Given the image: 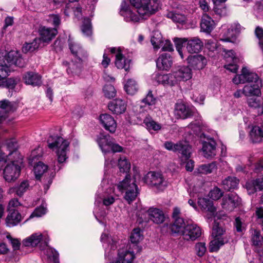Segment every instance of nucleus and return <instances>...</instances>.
<instances>
[{"mask_svg": "<svg viewBox=\"0 0 263 263\" xmlns=\"http://www.w3.org/2000/svg\"><path fill=\"white\" fill-rule=\"evenodd\" d=\"M174 114L176 118L184 119L192 116V112L184 104L180 102L176 104Z\"/></svg>", "mask_w": 263, "mask_h": 263, "instance_id": "obj_27", "label": "nucleus"}, {"mask_svg": "<svg viewBox=\"0 0 263 263\" xmlns=\"http://www.w3.org/2000/svg\"><path fill=\"white\" fill-rule=\"evenodd\" d=\"M12 65L19 67L25 65V62L18 51H10L3 56V62H0V80L5 79L9 75Z\"/></svg>", "mask_w": 263, "mask_h": 263, "instance_id": "obj_1", "label": "nucleus"}, {"mask_svg": "<svg viewBox=\"0 0 263 263\" xmlns=\"http://www.w3.org/2000/svg\"><path fill=\"white\" fill-rule=\"evenodd\" d=\"M187 61L190 66L197 70L203 69L207 63L206 58L201 54L188 57Z\"/></svg>", "mask_w": 263, "mask_h": 263, "instance_id": "obj_20", "label": "nucleus"}, {"mask_svg": "<svg viewBox=\"0 0 263 263\" xmlns=\"http://www.w3.org/2000/svg\"><path fill=\"white\" fill-rule=\"evenodd\" d=\"M20 203L18 199L16 198H13L10 200L8 205V211L9 212L16 210L15 209L20 205Z\"/></svg>", "mask_w": 263, "mask_h": 263, "instance_id": "obj_64", "label": "nucleus"}, {"mask_svg": "<svg viewBox=\"0 0 263 263\" xmlns=\"http://www.w3.org/2000/svg\"><path fill=\"white\" fill-rule=\"evenodd\" d=\"M118 166L120 172L127 173L130 168V163L125 157L122 156L118 160Z\"/></svg>", "mask_w": 263, "mask_h": 263, "instance_id": "obj_47", "label": "nucleus"}, {"mask_svg": "<svg viewBox=\"0 0 263 263\" xmlns=\"http://www.w3.org/2000/svg\"><path fill=\"white\" fill-rule=\"evenodd\" d=\"M81 30L83 33L86 36H89L92 34V26L89 18H84L81 26Z\"/></svg>", "mask_w": 263, "mask_h": 263, "instance_id": "obj_51", "label": "nucleus"}, {"mask_svg": "<svg viewBox=\"0 0 263 263\" xmlns=\"http://www.w3.org/2000/svg\"><path fill=\"white\" fill-rule=\"evenodd\" d=\"M187 38L183 37V38H178L176 37L174 39V42L175 43L176 50H177L178 53L179 54L181 58L182 59H184V55L183 53L182 47L183 46L184 43L187 42Z\"/></svg>", "mask_w": 263, "mask_h": 263, "instance_id": "obj_50", "label": "nucleus"}, {"mask_svg": "<svg viewBox=\"0 0 263 263\" xmlns=\"http://www.w3.org/2000/svg\"><path fill=\"white\" fill-rule=\"evenodd\" d=\"M164 146L168 151L181 154L184 160H187L191 157V147L186 141H179L175 144L171 141H166Z\"/></svg>", "mask_w": 263, "mask_h": 263, "instance_id": "obj_8", "label": "nucleus"}, {"mask_svg": "<svg viewBox=\"0 0 263 263\" xmlns=\"http://www.w3.org/2000/svg\"><path fill=\"white\" fill-rule=\"evenodd\" d=\"M120 14L124 17L126 22H137L139 21V16L133 12L126 2L123 1L121 5Z\"/></svg>", "mask_w": 263, "mask_h": 263, "instance_id": "obj_19", "label": "nucleus"}, {"mask_svg": "<svg viewBox=\"0 0 263 263\" xmlns=\"http://www.w3.org/2000/svg\"><path fill=\"white\" fill-rule=\"evenodd\" d=\"M118 189L122 193H125L124 199L130 204L139 194L138 188L135 179L132 178L130 175H126L125 178L117 184Z\"/></svg>", "mask_w": 263, "mask_h": 263, "instance_id": "obj_4", "label": "nucleus"}, {"mask_svg": "<svg viewBox=\"0 0 263 263\" xmlns=\"http://www.w3.org/2000/svg\"><path fill=\"white\" fill-rule=\"evenodd\" d=\"M49 237L46 233H35L23 240L24 246L35 247L39 245L41 250H43L44 245L48 243Z\"/></svg>", "mask_w": 263, "mask_h": 263, "instance_id": "obj_9", "label": "nucleus"}, {"mask_svg": "<svg viewBox=\"0 0 263 263\" xmlns=\"http://www.w3.org/2000/svg\"><path fill=\"white\" fill-rule=\"evenodd\" d=\"M172 73L175 84L181 81H187L192 77L191 69L187 66L179 67Z\"/></svg>", "mask_w": 263, "mask_h": 263, "instance_id": "obj_15", "label": "nucleus"}, {"mask_svg": "<svg viewBox=\"0 0 263 263\" xmlns=\"http://www.w3.org/2000/svg\"><path fill=\"white\" fill-rule=\"evenodd\" d=\"M6 238L11 243L12 246L14 250H18L21 245L20 241L18 239L13 238L12 236L8 234L6 236Z\"/></svg>", "mask_w": 263, "mask_h": 263, "instance_id": "obj_63", "label": "nucleus"}, {"mask_svg": "<svg viewBox=\"0 0 263 263\" xmlns=\"http://www.w3.org/2000/svg\"><path fill=\"white\" fill-rule=\"evenodd\" d=\"M23 81L26 85L33 86H40L42 84L41 76L33 71L25 73L23 76Z\"/></svg>", "mask_w": 263, "mask_h": 263, "instance_id": "obj_24", "label": "nucleus"}, {"mask_svg": "<svg viewBox=\"0 0 263 263\" xmlns=\"http://www.w3.org/2000/svg\"><path fill=\"white\" fill-rule=\"evenodd\" d=\"M241 72V74L237 75L233 79L234 83L238 84L246 82L248 83V84L258 83V82H261V81L259 79V77L256 73L250 72L246 68H242Z\"/></svg>", "mask_w": 263, "mask_h": 263, "instance_id": "obj_12", "label": "nucleus"}, {"mask_svg": "<svg viewBox=\"0 0 263 263\" xmlns=\"http://www.w3.org/2000/svg\"><path fill=\"white\" fill-rule=\"evenodd\" d=\"M252 242L254 246V250L260 257V260H263V236H261L260 232L253 230L252 231Z\"/></svg>", "mask_w": 263, "mask_h": 263, "instance_id": "obj_16", "label": "nucleus"}, {"mask_svg": "<svg viewBox=\"0 0 263 263\" xmlns=\"http://www.w3.org/2000/svg\"><path fill=\"white\" fill-rule=\"evenodd\" d=\"M47 21L57 29L61 24V17L59 14H51L49 15Z\"/></svg>", "mask_w": 263, "mask_h": 263, "instance_id": "obj_52", "label": "nucleus"}, {"mask_svg": "<svg viewBox=\"0 0 263 263\" xmlns=\"http://www.w3.org/2000/svg\"><path fill=\"white\" fill-rule=\"evenodd\" d=\"M243 29L240 24L234 23L223 32V37L220 40L224 42H232L236 36Z\"/></svg>", "mask_w": 263, "mask_h": 263, "instance_id": "obj_17", "label": "nucleus"}, {"mask_svg": "<svg viewBox=\"0 0 263 263\" xmlns=\"http://www.w3.org/2000/svg\"><path fill=\"white\" fill-rule=\"evenodd\" d=\"M206 48L211 52L216 51L218 48L217 42L213 40H209L205 44Z\"/></svg>", "mask_w": 263, "mask_h": 263, "instance_id": "obj_62", "label": "nucleus"}, {"mask_svg": "<svg viewBox=\"0 0 263 263\" xmlns=\"http://www.w3.org/2000/svg\"><path fill=\"white\" fill-rule=\"evenodd\" d=\"M223 195L222 191L217 187H214L211 190L209 194V196L213 200H218Z\"/></svg>", "mask_w": 263, "mask_h": 263, "instance_id": "obj_57", "label": "nucleus"}, {"mask_svg": "<svg viewBox=\"0 0 263 263\" xmlns=\"http://www.w3.org/2000/svg\"><path fill=\"white\" fill-rule=\"evenodd\" d=\"M212 236L213 239L210 243L209 250L210 252L218 251L220 247L227 243L230 239L229 235L223 227V223L221 221H214Z\"/></svg>", "mask_w": 263, "mask_h": 263, "instance_id": "obj_3", "label": "nucleus"}, {"mask_svg": "<svg viewBox=\"0 0 263 263\" xmlns=\"http://www.w3.org/2000/svg\"><path fill=\"white\" fill-rule=\"evenodd\" d=\"M239 180L235 177H228L222 181V185L225 190L230 191L236 189L238 185Z\"/></svg>", "mask_w": 263, "mask_h": 263, "instance_id": "obj_41", "label": "nucleus"}, {"mask_svg": "<svg viewBox=\"0 0 263 263\" xmlns=\"http://www.w3.org/2000/svg\"><path fill=\"white\" fill-rule=\"evenodd\" d=\"M46 211V208L44 204H42L40 206L35 208L33 212L30 215L29 218L41 217L45 214Z\"/></svg>", "mask_w": 263, "mask_h": 263, "instance_id": "obj_56", "label": "nucleus"}, {"mask_svg": "<svg viewBox=\"0 0 263 263\" xmlns=\"http://www.w3.org/2000/svg\"><path fill=\"white\" fill-rule=\"evenodd\" d=\"M41 44V40L35 37L31 43H25L23 47L22 51L24 53L32 52L37 49Z\"/></svg>", "mask_w": 263, "mask_h": 263, "instance_id": "obj_42", "label": "nucleus"}, {"mask_svg": "<svg viewBox=\"0 0 263 263\" xmlns=\"http://www.w3.org/2000/svg\"><path fill=\"white\" fill-rule=\"evenodd\" d=\"M195 250L197 255L199 257L203 256L206 251L205 243L203 242L197 243L195 246Z\"/></svg>", "mask_w": 263, "mask_h": 263, "instance_id": "obj_53", "label": "nucleus"}, {"mask_svg": "<svg viewBox=\"0 0 263 263\" xmlns=\"http://www.w3.org/2000/svg\"><path fill=\"white\" fill-rule=\"evenodd\" d=\"M41 40V43L50 42L57 34L58 31L56 28H47L45 26H41L39 30Z\"/></svg>", "mask_w": 263, "mask_h": 263, "instance_id": "obj_25", "label": "nucleus"}, {"mask_svg": "<svg viewBox=\"0 0 263 263\" xmlns=\"http://www.w3.org/2000/svg\"><path fill=\"white\" fill-rule=\"evenodd\" d=\"M217 170L215 162H212L207 164H202L197 168V171L199 174H210Z\"/></svg>", "mask_w": 263, "mask_h": 263, "instance_id": "obj_43", "label": "nucleus"}, {"mask_svg": "<svg viewBox=\"0 0 263 263\" xmlns=\"http://www.w3.org/2000/svg\"><path fill=\"white\" fill-rule=\"evenodd\" d=\"M203 46V44L199 37L187 38L186 48L189 53H198L201 50Z\"/></svg>", "mask_w": 263, "mask_h": 263, "instance_id": "obj_22", "label": "nucleus"}, {"mask_svg": "<svg viewBox=\"0 0 263 263\" xmlns=\"http://www.w3.org/2000/svg\"><path fill=\"white\" fill-rule=\"evenodd\" d=\"M48 146L53 151L56 149L55 153L60 163L65 162L68 158L69 142L63 138L58 136H50L47 140Z\"/></svg>", "mask_w": 263, "mask_h": 263, "instance_id": "obj_2", "label": "nucleus"}, {"mask_svg": "<svg viewBox=\"0 0 263 263\" xmlns=\"http://www.w3.org/2000/svg\"><path fill=\"white\" fill-rule=\"evenodd\" d=\"M101 241L103 243L109 244L111 246V249H114V244L115 241L113 240L112 238L109 236V234L106 232H104L102 233L101 236Z\"/></svg>", "mask_w": 263, "mask_h": 263, "instance_id": "obj_60", "label": "nucleus"}, {"mask_svg": "<svg viewBox=\"0 0 263 263\" xmlns=\"http://www.w3.org/2000/svg\"><path fill=\"white\" fill-rule=\"evenodd\" d=\"M6 145L10 151L8 156L10 157L15 158L17 156L18 154L17 151H15L16 146V140L14 139L7 140L6 141Z\"/></svg>", "mask_w": 263, "mask_h": 263, "instance_id": "obj_48", "label": "nucleus"}, {"mask_svg": "<svg viewBox=\"0 0 263 263\" xmlns=\"http://www.w3.org/2000/svg\"><path fill=\"white\" fill-rule=\"evenodd\" d=\"M154 79L158 83L164 85H167L174 86L175 85L172 73L161 74H156L154 77Z\"/></svg>", "mask_w": 263, "mask_h": 263, "instance_id": "obj_35", "label": "nucleus"}, {"mask_svg": "<svg viewBox=\"0 0 263 263\" xmlns=\"http://www.w3.org/2000/svg\"><path fill=\"white\" fill-rule=\"evenodd\" d=\"M105 96L108 98H112L115 97L116 91L114 87L111 85H106L103 88Z\"/></svg>", "mask_w": 263, "mask_h": 263, "instance_id": "obj_58", "label": "nucleus"}, {"mask_svg": "<svg viewBox=\"0 0 263 263\" xmlns=\"http://www.w3.org/2000/svg\"><path fill=\"white\" fill-rule=\"evenodd\" d=\"M172 59L169 54H162L156 61L157 67L161 70H167L172 66Z\"/></svg>", "mask_w": 263, "mask_h": 263, "instance_id": "obj_30", "label": "nucleus"}, {"mask_svg": "<svg viewBox=\"0 0 263 263\" xmlns=\"http://www.w3.org/2000/svg\"><path fill=\"white\" fill-rule=\"evenodd\" d=\"M22 216L17 210L9 212L6 219V222L8 227L16 226L21 220Z\"/></svg>", "mask_w": 263, "mask_h": 263, "instance_id": "obj_34", "label": "nucleus"}, {"mask_svg": "<svg viewBox=\"0 0 263 263\" xmlns=\"http://www.w3.org/2000/svg\"><path fill=\"white\" fill-rule=\"evenodd\" d=\"M69 46L71 53L74 55L79 57L84 55L83 49L78 43L69 41Z\"/></svg>", "mask_w": 263, "mask_h": 263, "instance_id": "obj_49", "label": "nucleus"}, {"mask_svg": "<svg viewBox=\"0 0 263 263\" xmlns=\"http://www.w3.org/2000/svg\"><path fill=\"white\" fill-rule=\"evenodd\" d=\"M246 186L249 194L254 193L258 189L255 180L247 182Z\"/></svg>", "mask_w": 263, "mask_h": 263, "instance_id": "obj_61", "label": "nucleus"}, {"mask_svg": "<svg viewBox=\"0 0 263 263\" xmlns=\"http://www.w3.org/2000/svg\"><path fill=\"white\" fill-rule=\"evenodd\" d=\"M30 187L29 183L27 180H23L19 184L10 187L8 193L10 194L15 193L17 196L22 197Z\"/></svg>", "mask_w": 263, "mask_h": 263, "instance_id": "obj_29", "label": "nucleus"}, {"mask_svg": "<svg viewBox=\"0 0 263 263\" xmlns=\"http://www.w3.org/2000/svg\"><path fill=\"white\" fill-rule=\"evenodd\" d=\"M43 250L48 259V263H59V254L54 249L50 247L47 244L44 245Z\"/></svg>", "mask_w": 263, "mask_h": 263, "instance_id": "obj_38", "label": "nucleus"}, {"mask_svg": "<svg viewBox=\"0 0 263 263\" xmlns=\"http://www.w3.org/2000/svg\"><path fill=\"white\" fill-rule=\"evenodd\" d=\"M116 199H117V197L114 193V190L112 189L107 190L102 197L103 204L106 207L112 205Z\"/></svg>", "mask_w": 263, "mask_h": 263, "instance_id": "obj_39", "label": "nucleus"}, {"mask_svg": "<svg viewBox=\"0 0 263 263\" xmlns=\"http://www.w3.org/2000/svg\"><path fill=\"white\" fill-rule=\"evenodd\" d=\"M0 108L2 109L0 115H5L6 118L7 117V113L14 110L13 104L7 100L0 101Z\"/></svg>", "mask_w": 263, "mask_h": 263, "instance_id": "obj_45", "label": "nucleus"}, {"mask_svg": "<svg viewBox=\"0 0 263 263\" xmlns=\"http://www.w3.org/2000/svg\"><path fill=\"white\" fill-rule=\"evenodd\" d=\"M261 87V82H258V83L247 84L243 87V93L248 97L259 96L261 95L260 88Z\"/></svg>", "mask_w": 263, "mask_h": 263, "instance_id": "obj_28", "label": "nucleus"}, {"mask_svg": "<svg viewBox=\"0 0 263 263\" xmlns=\"http://www.w3.org/2000/svg\"><path fill=\"white\" fill-rule=\"evenodd\" d=\"M200 193H202V190H198L196 186H194L190 195L193 198L198 197V203L202 210L209 212L211 216H213L216 212V208L213 205V201L205 198L199 197Z\"/></svg>", "mask_w": 263, "mask_h": 263, "instance_id": "obj_10", "label": "nucleus"}, {"mask_svg": "<svg viewBox=\"0 0 263 263\" xmlns=\"http://www.w3.org/2000/svg\"><path fill=\"white\" fill-rule=\"evenodd\" d=\"M202 152L204 157L206 158H212L216 155V143L213 139L203 142Z\"/></svg>", "mask_w": 263, "mask_h": 263, "instance_id": "obj_26", "label": "nucleus"}, {"mask_svg": "<svg viewBox=\"0 0 263 263\" xmlns=\"http://www.w3.org/2000/svg\"><path fill=\"white\" fill-rule=\"evenodd\" d=\"M100 121L106 130H108L111 133H115L117 128V124L111 115L107 114L100 115Z\"/></svg>", "mask_w": 263, "mask_h": 263, "instance_id": "obj_21", "label": "nucleus"}, {"mask_svg": "<svg viewBox=\"0 0 263 263\" xmlns=\"http://www.w3.org/2000/svg\"><path fill=\"white\" fill-rule=\"evenodd\" d=\"M186 224L182 218H177L171 226L172 233L178 234L183 236V233L186 229Z\"/></svg>", "mask_w": 263, "mask_h": 263, "instance_id": "obj_33", "label": "nucleus"}, {"mask_svg": "<svg viewBox=\"0 0 263 263\" xmlns=\"http://www.w3.org/2000/svg\"><path fill=\"white\" fill-rule=\"evenodd\" d=\"M224 58L227 64L231 62H238L239 59L236 57L233 50H228L225 52Z\"/></svg>", "mask_w": 263, "mask_h": 263, "instance_id": "obj_55", "label": "nucleus"}, {"mask_svg": "<svg viewBox=\"0 0 263 263\" xmlns=\"http://www.w3.org/2000/svg\"><path fill=\"white\" fill-rule=\"evenodd\" d=\"M124 89L128 94L134 95L138 91V84L135 80L129 79L124 85Z\"/></svg>", "mask_w": 263, "mask_h": 263, "instance_id": "obj_44", "label": "nucleus"}, {"mask_svg": "<svg viewBox=\"0 0 263 263\" xmlns=\"http://www.w3.org/2000/svg\"><path fill=\"white\" fill-rule=\"evenodd\" d=\"M130 4L137 9V12L143 18L155 13L159 8L157 0H129Z\"/></svg>", "mask_w": 263, "mask_h": 263, "instance_id": "obj_5", "label": "nucleus"}, {"mask_svg": "<svg viewBox=\"0 0 263 263\" xmlns=\"http://www.w3.org/2000/svg\"><path fill=\"white\" fill-rule=\"evenodd\" d=\"M110 51L115 55V64L118 69H124L128 71L130 69L131 60L126 58L123 54V51L120 47H112Z\"/></svg>", "mask_w": 263, "mask_h": 263, "instance_id": "obj_11", "label": "nucleus"}, {"mask_svg": "<svg viewBox=\"0 0 263 263\" xmlns=\"http://www.w3.org/2000/svg\"><path fill=\"white\" fill-rule=\"evenodd\" d=\"M163 41L164 39L160 31L156 30L152 33L151 42L154 49H159L163 45Z\"/></svg>", "mask_w": 263, "mask_h": 263, "instance_id": "obj_40", "label": "nucleus"}, {"mask_svg": "<svg viewBox=\"0 0 263 263\" xmlns=\"http://www.w3.org/2000/svg\"><path fill=\"white\" fill-rule=\"evenodd\" d=\"M241 199L235 193H229L222 198L221 203L222 208L228 211H232L240 203Z\"/></svg>", "mask_w": 263, "mask_h": 263, "instance_id": "obj_14", "label": "nucleus"}, {"mask_svg": "<svg viewBox=\"0 0 263 263\" xmlns=\"http://www.w3.org/2000/svg\"><path fill=\"white\" fill-rule=\"evenodd\" d=\"M48 166L42 162H39L34 167V173L35 178L40 179L41 176L46 173Z\"/></svg>", "mask_w": 263, "mask_h": 263, "instance_id": "obj_46", "label": "nucleus"}, {"mask_svg": "<svg viewBox=\"0 0 263 263\" xmlns=\"http://www.w3.org/2000/svg\"><path fill=\"white\" fill-rule=\"evenodd\" d=\"M143 180L147 185L160 191L164 190L168 185V181L162 174L158 172H149L144 177Z\"/></svg>", "mask_w": 263, "mask_h": 263, "instance_id": "obj_7", "label": "nucleus"}, {"mask_svg": "<svg viewBox=\"0 0 263 263\" xmlns=\"http://www.w3.org/2000/svg\"><path fill=\"white\" fill-rule=\"evenodd\" d=\"M214 27L213 20L206 14H203L200 23L201 30L205 32H210L213 29Z\"/></svg>", "mask_w": 263, "mask_h": 263, "instance_id": "obj_36", "label": "nucleus"}, {"mask_svg": "<svg viewBox=\"0 0 263 263\" xmlns=\"http://www.w3.org/2000/svg\"><path fill=\"white\" fill-rule=\"evenodd\" d=\"M144 123L145 124L147 128L149 130H154L155 131L159 130L161 129V126L159 123H157L153 120L146 119L144 120Z\"/></svg>", "mask_w": 263, "mask_h": 263, "instance_id": "obj_54", "label": "nucleus"}, {"mask_svg": "<svg viewBox=\"0 0 263 263\" xmlns=\"http://www.w3.org/2000/svg\"><path fill=\"white\" fill-rule=\"evenodd\" d=\"M145 214L149 220L156 224L163 223L165 219L163 211L157 208H150L145 212Z\"/></svg>", "mask_w": 263, "mask_h": 263, "instance_id": "obj_18", "label": "nucleus"}, {"mask_svg": "<svg viewBox=\"0 0 263 263\" xmlns=\"http://www.w3.org/2000/svg\"><path fill=\"white\" fill-rule=\"evenodd\" d=\"M156 103V99L153 97L152 91H149L147 93L146 97L143 99L141 103L144 104V105L140 104L136 106V110L138 111V108H139V112H141L147 110L148 108H150L151 106L154 105Z\"/></svg>", "mask_w": 263, "mask_h": 263, "instance_id": "obj_32", "label": "nucleus"}, {"mask_svg": "<svg viewBox=\"0 0 263 263\" xmlns=\"http://www.w3.org/2000/svg\"><path fill=\"white\" fill-rule=\"evenodd\" d=\"M21 163V160H15L13 157L8 160L3 171L4 178L7 182H14L19 177Z\"/></svg>", "mask_w": 263, "mask_h": 263, "instance_id": "obj_6", "label": "nucleus"}, {"mask_svg": "<svg viewBox=\"0 0 263 263\" xmlns=\"http://www.w3.org/2000/svg\"><path fill=\"white\" fill-rule=\"evenodd\" d=\"M201 235V230L196 223L187 221L186 229L183 233V238L187 241L195 240Z\"/></svg>", "mask_w": 263, "mask_h": 263, "instance_id": "obj_13", "label": "nucleus"}, {"mask_svg": "<svg viewBox=\"0 0 263 263\" xmlns=\"http://www.w3.org/2000/svg\"><path fill=\"white\" fill-rule=\"evenodd\" d=\"M202 125V122L196 121L195 122L191 123L188 126L187 128L192 130L193 134L197 135L201 132Z\"/></svg>", "mask_w": 263, "mask_h": 263, "instance_id": "obj_59", "label": "nucleus"}, {"mask_svg": "<svg viewBox=\"0 0 263 263\" xmlns=\"http://www.w3.org/2000/svg\"><path fill=\"white\" fill-rule=\"evenodd\" d=\"M165 15L167 18L172 20L174 23L181 25L185 24L187 21V18L185 15L180 13L177 11H168Z\"/></svg>", "mask_w": 263, "mask_h": 263, "instance_id": "obj_37", "label": "nucleus"}, {"mask_svg": "<svg viewBox=\"0 0 263 263\" xmlns=\"http://www.w3.org/2000/svg\"><path fill=\"white\" fill-rule=\"evenodd\" d=\"M109 110L113 114L120 115L125 112L126 104L121 99H115L110 101L108 104Z\"/></svg>", "mask_w": 263, "mask_h": 263, "instance_id": "obj_23", "label": "nucleus"}, {"mask_svg": "<svg viewBox=\"0 0 263 263\" xmlns=\"http://www.w3.org/2000/svg\"><path fill=\"white\" fill-rule=\"evenodd\" d=\"M112 140V139L110 136L100 134L97 141L102 152L106 153L109 152V146Z\"/></svg>", "mask_w": 263, "mask_h": 263, "instance_id": "obj_31", "label": "nucleus"}]
</instances>
